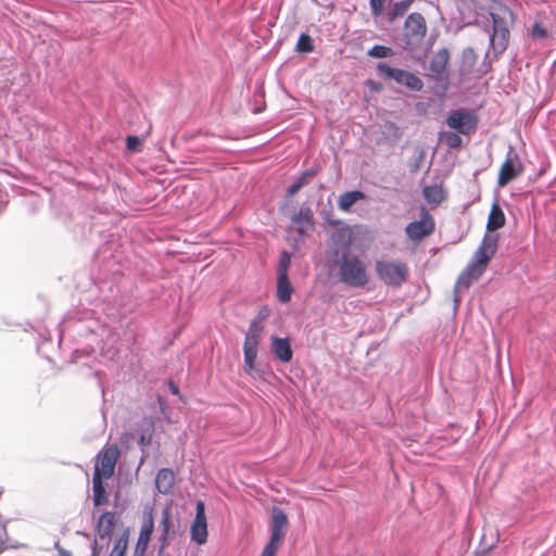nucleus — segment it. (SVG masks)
<instances>
[{
  "mask_svg": "<svg viewBox=\"0 0 556 556\" xmlns=\"http://www.w3.org/2000/svg\"><path fill=\"white\" fill-rule=\"evenodd\" d=\"M498 236L485 233L467 267L459 275L455 292L466 290L484 273L488 263L497 250Z\"/></svg>",
  "mask_w": 556,
  "mask_h": 556,
  "instance_id": "nucleus-1",
  "label": "nucleus"
},
{
  "mask_svg": "<svg viewBox=\"0 0 556 556\" xmlns=\"http://www.w3.org/2000/svg\"><path fill=\"white\" fill-rule=\"evenodd\" d=\"M339 280L351 288H364L369 283L366 263L355 254L344 252L337 261Z\"/></svg>",
  "mask_w": 556,
  "mask_h": 556,
  "instance_id": "nucleus-2",
  "label": "nucleus"
},
{
  "mask_svg": "<svg viewBox=\"0 0 556 556\" xmlns=\"http://www.w3.org/2000/svg\"><path fill=\"white\" fill-rule=\"evenodd\" d=\"M377 278L387 287L399 289L408 279L409 267L397 260L380 258L375 262Z\"/></svg>",
  "mask_w": 556,
  "mask_h": 556,
  "instance_id": "nucleus-3",
  "label": "nucleus"
},
{
  "mask_svg": "<svg viewBox=\"0 0 556 556\" xmlns=\"http://www.w3.org/2000/svg\"><path fill=\"white\" fill-rule=\"evenodd\" d=\"M118 518L113 511H104L100 515L94 527V540L91 544V555L99 556L103 546L108 545L112 540V534Z\"/></svg>",
  "mask_w": 556,
  "mask_h": 556,
  "instance_id": "nucleus-4",
  "label": "nucleus"
},
{
  "mask_svg": "<svg viewBox=\"0 0 556 556\" xmlns=\"http://www.w3.org/2000/svg\"><path fill=\"white\" fill-rule=\"evenodd\" d=\"M264 326L262 320L254 319L249 326L243 343L244 371L253 375L255 370V359L257 357V348Z\"/></svg>",
  "mask_w": 556,
  "mask_h": 556,
  "instance_id": "nucleus-5",
  "label": "nucleus"
},
{
  "mask_svg": "<svg viewBox=\"0 0 556 556\" xmlns=\"http://www.w3.org/2000/svg\"><path fill=\"white\" fill-rule=\"evenodd\" d=\"M288 525L287 515L279 508L273 509L270 540L264 547L261 556H275L285 536V529Z\"/></svg>",
  "mask_w": 556,
  "mask_h": 556,
  "instance_id": "nucleus-6",
  "label": "nucleus"
},
{
  "mask_svg": "<svg viewBox=\"0 0 556 556\" xmlns=\"http://www.w3.org/2000/svg\"><path fill=\"white\" fill-rule=\"evenodd\" d=\"M377 72L380 76L387 79H393L397 84L404 85L414 91H420L424 87L422 80L415 74L405 70L393 68L383 62L378 63Z\"/></svg>",
  "mask_w": 556,
  "mask_h": 556,
  "instance_id": "nucleus-7",
  "label": "nucleus"
},
{
  "mask_svg": "<svg viewBox=\"0 0 556 556\" xmlns=\"http://www.w3.org/2000/svg\"><path fill=\"white\" fill-rule=\"evenodd\" d=\"M427 34V23L420 13H412L407 16L404 25L406 46L414 49L419 46Z\"/></svg>",
  "mask_w": 556,
  "mask_h": 556,
  "instance_id": "nucleus-8",
  "label": "nucleus"
},
{
  "mask_svg": "<svg viewBox=\"0 0 556 556\" xmlns=\"http://www.w3.org/2000/svg\"><path fill=\"white\" fill-rule=\"evenodd\" d=\"M446 125L460 135H469L476 130L478 118L472 111L458 109L450 112Z\"/></svg>",
  "mask_w": 556,
  "mask_h": 556,
  "instance_id": "nucleus-9",
  "label": "nucleus"
},
{
  "mask_svg": "<svg viewBox=\"0 0 556 556\" xmlns=\"http://www.w3.org/2000/svg\"><path fill=\"white\" fill-rule=\"evenodd\" d=\"M118 457L119 451L117 446L110 445L103 447L97 455L93 475L98 473L99 478L102 479L111 478L114 473Z\"/></svg>",
  "mask_w": 556,
  "mask_h": 556,
  "instance_id": "nucleus-10",
  "label": "nucleus"
},
{
  "mask_svg": "<svg viewBox=\"0 0 556 556\" xmlns=\"http://www.w3.org/2000/svg\"><path fill=\"white\" fill-rule=\"evenodd\" d=\"M523 172V165L517 152L510 147L498 173L497 185L505 187Z\"/></svg>",
  "mask_w": 556,
  "mask_h": 556,
  "instance_id": "nucleus-11",
  "label": "nucleus"
},
{
  "mask_svg": "<svg viewBox=\"0 0 556 556\" xmlns=\"http://www.w3.org/2000/svg\"><path fill=\"white\" fill-rule=\"evenodd\" d=\"M154 529L153 507H146L142 513V523L137 539L135 555L143 556L147 552Z\"/></svg>",
  "mask_w": 556,
  "mask_h": 556,
  "instance_id": "nucleus-12",
  "label": "nucleus"
},
{
  "mask_svg": "<svg viewBox=\"0 0 556 556\" xmlns=\"http://www.w3.org/2000/svg\"><path fill=\"white\" fill-rule=\"evenodd\" d=\"M434 230V222L431 215L422 210L421 219L409 223L405 232L407 237L413 241L421 240L422 238L429 236Z\"/></svg>",
  "mask_w": 556,
  "mask_h": 556,
  "instance_id": "nucleus-13",
  "label": "nucleus"
},
{
  "mask_svg": "<svg viewBox=\"0 0 556 556\" xmlns=\"http://www.w3.org/2000/svg\"><path fill=\"white\" fill-rule=\"evenodd\" d=\"M191 540L199 545H203L207 541V523L205 516V506L202 501H198L195 505V517L190 528Z\"/></svg>",
  "mask_w": 556,
  "mask_h": 556,
  "instance_id": "nucleus-14",
  "label": "nucleus"
},
{
  "mask_svg": "<svg viewBox=\"0 0 556 556\" xmlns=\"http://www.w3.org/2000/svg\"><path fill=\"white\" fill-rule=\"evenodd\" d=\"M450 61L448 50L443 48L434 53L430 61L429 70L437 81L444 84L448 80L447 64Z\"/></svg>",
  "mask_w": 556,
  "mask_h": 556,
  "instance_id": "nucleus-15",
  "label": "nucleus"
},
{
  "mask_svg": "<svg viewBox=\"0 0 556 556\" xmlns=\"http://www.w3.org/2000/svg\"><path fill=\"white\" fill-rule=\"evenodd\" d=\"M161 534H160V553L163 552L169 544V540L172 534H174L173 530V520L170 514V507L166 505L162 510V518L159 523Z\"/></svg>",
  "mask_w": 556,
  "mask_h": 556,
  "instance_id": "nucleus-16",
  "label": "nucleus"
},
{
  "mask_svg": "<svg viewBox=\"0 0 556 556\" xmlns=\"http://www.w3.org/2000/svg\"><path fill=\"white\" fill-rule=\"evenodd\" d=\"M271 340V351L277 359L282 363H288L292 359L293 352L290 345V341L287 338H278L273 336Z\"/></svg>",
  "mask_w": 556,
  "mask_h": 556,
  "instance_id": "nucleus-17",
  "label": "nucleus"
},
{
  "mask_svg": "<svg viewBox=\"0 0 556 556\" xmlns=\"http://www.w3.org/2000/svg\"><path fill=\"white\" fill-rule=\"evenodd\" d=\"M175 482V475L172 469L162 468L157 471L155 477V486L162 494H168Z\"/></svg>",
  "mask_w": 556,
  "mask_h": 556,
  "instance_id": "nucleus-18",
  "label": "nucleus"
},
{
  "mask_svg": "<svg viewBox=\"0 0 556 556\" xmlns=\"http://www.w3.org/2000/svg\"><path fill=\"white\" fill-rule=\"evenodd\" d=\"M313 212L309 207L303 206L292 217V223L300 233H304L312 227Z\"/></svg>",
  "mask_w": 556,
  "mask_h": 556,
  "instance_id": "nucleus-19",
  "label": "nucleus"
},
{
  "mask_svg": "<svg viewBox=\"0 0 556 556\" xmlns=\"http://www.w3.org/2000/svg\"><path fill=\"white\" fill-rule=\"evenodd\" d=\"M509 40V31L505 27L498 28L496 24L494 25V33L491 36V46L497 52L502 53L508 45Z\"/></svg>",
  "mask_w": 556,
  "mask_h": 556,
  "instance_id": "nucleus-20",
  "label": "nucleus"
},
{
  "mask_svg": "<svg viewBox=\"0 0 556 556\" xmlns=\"http://www.w3.org/2000/svg\"><path fill=\"white\" fill-rule=\"evenodd\" d=\"M505 215L501 206L495 202L493 203L486 223V229L493 232L505 225Z\"/></svg>",
  "mask_w": 556,
  "mask_h": 556,
  "instance_id": "nucleus-21",
  "label": "nucleus"
},
{
  "mask_svg": "<svg viewBox=\"0 0 556 556\" xmlns=\"http://www.w3.org/2000/svg\"><path fill=\"white\" fill-rule=\"evenodd\" d=\"M92 500L94 506H101L108 503V493L103 484V479L98 473L92 477Z\"/></svg>",
  "mask_w": 556,
  "mask_h": 556,
  "instance_id": "nucleus-22",
  "label": "nucleus"
},
{
  "mask_svg": "<svg viewBox=\"0 0 556 556\" xmlns=\"http://www.w3.org/2000/svg\"><path fill=\"white\" fill-rule=\"evenodd\" d=\"M293 293L292 285L288 275H278L277 278V298L282 303H288Z\"/></svg>",
  "mask_w": 556,
  "mask_h": 556,
  "instance_id": "nucleus-23",
  "label": "nucleus"
},
{
  "mask_svg": "<svg viewBox=\"0 0 556 556\" xmlns=\"http://www.w3.org/2000/svg\"><path fill=\"white\" fill-rule=\"evenodd\" d=\"M130 531L128 528H125L117 536H115L113 547L109 556H125Z\"/></svg>",
  "mask_w": 556,
  "mask_h": 556,
  "instance_id": "nucleus-24",
  "label": "nucleus"
},
{
  "mask_svg": "<svg viewBox=\"0 0 556 556\" xmlns=\"http://www.w3.org/2000/svg\"><path fill=\"white\" fill-rule=\"evenodd\" d=\"M365 199L362 191H348L340 195L338 206L341 211L348 212L357 201Z\"/></svg>",
  "mask_w": 556,
  "mask_h": 556,
  "instance_id": "nucleus-25",
  "label": "nucleus"
},
{
  "mask_svg": "<svg viewBox=\"0 0 556 556\" xmlns=\"http://www.w3.org/2000/svg\"><path fill=\"white\" fill-rule=\"evenodd\" d=\"M460 134L452 132V131H445L440 134V140L447 146L451 149L459 148L463 143V140L459 136Z\"/></svg>",
  "mask_w": 556,
  "mask_h": 556,
  "instance_id": "nucleus-26",
  "label": "nucleus"
},
{
  "mask_svg": "<svg viewBox=\"0 0 556 556\" xmlns=\"http://www.w3.org/2000/svg\"><path fill=\"white\" fill-rule=\"evenodd\" d=\"M413 0H402L394 3L393 8L389 12V21L392 22L395 18L403 16L409 9Z\"/></svg>",
  "mask_w": 556,
  "mask_h": 556,
  "instance_id": "nucleus-27",
  "label": "nucleus"
},
{
  "mask_svg": "<svg viewBox=\"0 0 556 556\" xmlns=\"http://www.w3.org/2000/svg\"><path fill=\"white\" fill-rule=\"evenodd\" d=\"M478 56L472 48H466L462 53V67L470 72L476 65Z\"/></svg>",
  "mask_w": 556,
  "mask_h": 556,
  "instance_id": "nucleus-28",
  "label": "nucleus"
},
{
  "mask_svg": "<svg viewBox=\"0 0 556 556\" xmlns=\"http://www.w3.org/2000/svg\"><path fill=\"white\" fill-rule=\"evenodd\" d=\"M424 195L430 203H440L443 200V190L438 186L426 187Z\"/></svg>",
  "mask_w": 556,
  "mask_h": 556,
  "instance_id": "nucleus-29",
  "label": "nucleus"
},
{
  "mask_svg": "<svg viewBox=\"0 0 556 556\" xmlns=\"http://www.w3.org/2000/svg\"><path fill=\"white\" fill-rule=\"evenodd\" d=\"M314 50L312 38L307 34H301L296 42V51L308 53Z\"/></svg>",
  "mask_w": 556,
  "mask_h": 556,
  "instance_id": "nucleus-30",
  "label": "nucleus"
},
{
  "mask_svg": "<svg viewBox=\"0 0 556 556\" xmlns=\"http://www.w3.org/2000/svg\"><path fill=\"white\" fill-rule=\"evenodd\" d=\"M392 54H393V51L391 48L381 46V45H376L368 51L369 56L378 58V59L388 58V56H391Z\"/></svg>",
  "mask_w": 556,
  "mask_h": 556,
  "instance_id": "nucleus-31",
  "label": "nucleus"
},
{
  "mask_svg": "<svg viewBox=\"0 0 556 556\" xmlns=\"http://www.w3.org/2000/svg\"><path fill=\"white\" fill-rule=\"evenodd\" d=\"M291 264V254L287 251H283L279 257L278 264V275H288V269Z\"/></svg>",
  "mask_w": 556,
  "mask_h": 556,
  "instance_id": "nucleus-32",
  "label": "nucleus"
},
{
  "mask_svg": "<svg viewBox=\"0 0 556 556\" xmlns=\"http://www.w3.org/2000/svg\"><path fill=\"white\" fill-rule=\"evenodd\" d=\"M531 35L535 39H543L547 37V30L543 28L539 23L532 26Z\"/></svg>",
  "mask_w": 556,
  "mask_h": 556,
  "instance_id": "nucleus-33",
  "label": "nucleus"
},
{
  "mask_svg": "<svg viewBox=\"0 0 556 556\" xmlns=\"http://www.w3.org/2000/svg\"><path fill=\"white\" fill-rule=\"evenodd\" d=\"M386 0H370L371 13L375 16L381 15Z\"/></svg>",
  "mask_w": 556,
  "mask_h": 556,
  "instance_id": "nucleus-34",
  "label": "nucleus"
},
{
  "mask_svg": "<svg viewBox=\"0 0 556 556\" xmlns=\"http://www.w3.org/2000/svg\"><path fill=\"white\" fill-rule=\"evenodd\" d=\"M2 536H7V531H5L4 523L0 519V553H2L3 551H5L8 548V544H7L5 540H3Z\"/></svg>",
  "mask_w": 556,
  "mask_h": 556,
  "instance_id": "nucleus-35",
  "label": "nucleus"
},
{
  "mask_svg": "<svg viewBox=\"0 0 556 556\" xmlns=\"http://www.w3.org/2000/svg\"><path fill=\"white\" fill-rule=\"evenodd\" d=\"M139 144H140V140L138 137H136V136L127 137V148L129 150H132V151L137 150Z\"/></svg>",
  "mask_w": 556,
  "mask_h": 556,
  "instance_id": "nucleus-36",
  "label": "nucleus"
},
{
  "mask_svg": "<svg viewBox=\"0 0 556 556\" xmlns=\"http://www.w3.org/2000/svg\"><path fill=\"white\" fill-rule=\"evenodd\" d=\"M301 184H298L296 180L291 184L288 189H287V193L288 195L292 197L294 195L295 193H298L300 190H301Z\"/></svg>",
  "mask_w": 556,
  "mask_h": 556,
  "instance_id": "nucleus-37",
  "label": "nucleus"
},
{
  "mask_svg": "<svg viewBox=\"0 0 556 556\" xmlns=\"http://www.w3.org/2000/svg\"><path fill=\"white\" fill-rule=\"evenodd\" d=\"M151 440H152V435L151 434H142L139 439V444L142 445V446H147L151 443Z\"/></svg>",
  "mask_w": 556,
  "mask_h": 556,
  "instance_id": "nucleus-38",
  "label": "nucleus"
},
{
  "mask_svg": "<svg viewBox=\"0 0 556 556\" xmlns=\"http://www.w3.org/2000/svg\"><path fill=\"white\" fill-rule=\"evenodd\" d=\"M316 175V170L308 169L301 174V177H303L307 182Z\"/></svg>",
  "mask_w": 556,
  "mask_h": 556,
  "instance_id": "nucleus-39",
  "label": "nucleus"
},
{
  "mask_svg": "<svg viewBox=\"0 0 556 556\" xmlns=\"http://www.w3.org/2000/svg\"><path fill=\"white\" fill-rule=\"evenodd\" d=\"M367 86L372 89V90H380L381 89V85L379 84H376L375 81L372 80H368L367 81Z\"/></svg>",
  "mask_w": 556,
  "mask_h": 556,
  "instance_id": "nucleus-40",
  "label": "nucleus"
},
{
  "mask_svg": "<svg viewBox=\"0 0 556 556\" xmlns=\"http://www.w3.org/2000/svg\"><path fill=\"white\" fill-rule=\"evenodd\" d=\"M56 548L59 551L60 556H72V553L70 551H66L63 547H60L58 544H56Z\"/></svg>",
  "mask_w": 556,
  "mask_h": 556,
  "instance_id": "nucleus-41",
  "label": "nucleus"
},
{
  "mask_svg": "<svg viewBox=\"0 0 556 556\" xmlns=\"http://www.w3.org/2000/svg\"><path fill=\"white\" fill-rule=\"evenodd\" d=\"M169 389H170L173 394H178L179 393L178 387L175 386L174 383L169 384Z\"/></svg>",
  "mask_w": 556,
  "mask_h": 556,
  "instance_id": "nucleus-42",
  "label": "nucleus"
},
{
  "mask_svg": "<svg viewBox=\"0 0 556 556\" xmlns=\"http://www.w3.org/2000/svg\"><path fill=\"white\" fill-rule=\"evenodd\" d=\"M296 182H298V184H301V187H302V188L308 184V182H307L303 177H301V176L296 179Z\"/></svg>",
  "mask_w": 556,
  "mask_h": 556,
  "instance_id": "nucleus-43",
  "label": "nucleus"
},
{
  "mask_svg": "<svg viewBox=\"0 0 556 556\" xmlns=\"http://www.w3.org/2000/svg\"><path fill=\"white\" fill-rule=\"evenodd\" d=\"M50 48L53 50V52L58 53V46L51 45Z\"/></svg>",
  "mask_w": 556,
  "mask_h": 556,
  "instance_id": "nucleus-44",
  "label": "nucleus"
}]
</instances>
